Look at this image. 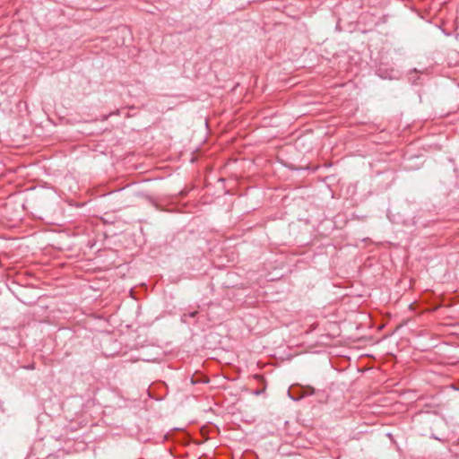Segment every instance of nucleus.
Masks as SVG:
<instances>
[{
	"mask_svg": "<svg viewBox=\"0 0 459 459\" xmlns=\"http://www.w3.org/2000/svg\"><path fill=\"white\" fill-rule=\"evenodd\" d=\"M195 314H196V311H195V312L191 313V314H190V316L194 317V316H195Z\"/></svg>",
	"mask_w": 459,
	"mask_h": 459,
	"instance_id": "nucleus-1",
	"label": "nucleus"
}]
</instances>
